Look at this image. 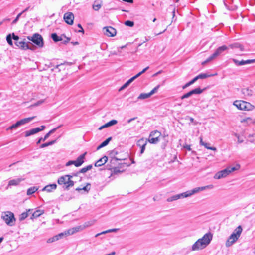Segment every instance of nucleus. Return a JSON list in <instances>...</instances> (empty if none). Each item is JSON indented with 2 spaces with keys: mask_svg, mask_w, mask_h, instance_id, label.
<instances>
[{
  "mask_svg": "<svg viewBox=\"0 0 255 255\" xmlns=\"http://www.w3.org/2000/svg\"><path fill=\"white\" fill-rule=\"evenodd\" d=\"M35 116H33L21 119L20 120L18 121V124L20 126L27 124L31 122L32 120H33L35 118Z\"/></svg>",
  "mask_w": 255,
  "mask_h": 255,
  "instance_id": "obj_25",
  "label": "nucleus"
},
{
  "mask_svg": "<svg viewBox=\"0 0 255 255\" xmlns=\"http://www.w3.org/2000/svg\"><path fill=\"white\" fill-rule=\"evenodd\" d=\"M191 84H190V82H189L188 83H187L186 84H185L183 86V89H185L187 87H188V86H190Z\"/></svg>",
  "mask_w": 255,
  "mask_h": 255,
  "instance_id": "obj_60",
  "label": "nucleus"
},
{
  "mask_svg": "<svg viewBox=\"0 0 255 255\" xmlns=\"http://www.w3.org/2000/svg\"><path fill=\"white\" fill-rule=\"evenodd\" d=\"M73 176H77V174H73L72 175H65L61 176L58 179V184L61 185H65V189L68 190L69 187H72L74 185V181L71 180Z\"/></svg>",
  "mask_w": 255,
  "mask_h": 255,
  "instance_id": "obj_4",
  "label": "nucleus"
},
{
  "mask_svg": "<svg viewBox=\"0 0 255 255\" xmlns=\"http://www.w3.org/2000/svg\"><path fill=\"white\" fill-rule=\"evenodd\" d=\"M38 190V188L36 187H32L28 189L27 191V194L28 195H30L32 194L33 193H35L37 190Z\"/></svg>",
  "mask_w": 255,
  "mask_h": 255,
  "instance_id": "obj_38",
  "label": "nucleus"
},
{
  "mask_svg": "<svg viewBox=\"0 0 255 255\" xmlns=\"http://www.w3.org/2000/svg\"><path fill=\"white\" fill-rule=\"evenodd\" d=\"M87 154V152H85L83 154L80 155L75 160L76 164L75 166L76 167H79L81 166L83 163L84 162V160L85 159V156Z\"/></svg>",
  "mask_w": 255,
  "mask_h": 255,
  "instance_id": "obj_19",
  "label": "nucleus"
},
{
  "mask_svg": "<svg viewBox=\"0 0 255 255\" xmlns=\"http://www.w3.org/2000/svg\"><path fill=\"white\" fill-rule=\"evenodd\" d=\"M12 39L16 41H18V40L19 39V37L17 36L14 34V33H12Z\"/></svg>",
  "mask_w": 255,
  "mask_h": 255,
  "instance_id": "obj_54",
  "label": "nucleus"
},
{
  "mask_svg": "<svg viewBox=\"0 0 255 255\" xmlns=\"http://www.w3.org/2000/svg\"><path fill=\"white\" fill-rule=\"evenodd\" d=\"M24 180V178H18L10 180L8 182V184L7 185V187H6V189H8L10 186H17L20 183L23 181Z\"/></svg>",
  "mask_w": 255,
  "mask_h": 255,
  "instance_id": "obj_18",
  "label": "nucleus"
},
{
  "mask_svg": "<svg viewBox=\"0 0 255 255\" xmlns=\"http://www.w3.org/2000/svg\"><path fill=\"white\" fill-rule=\"evenodd\" d=\"M119 230V229H118V228H113V229H109V233L116 232Z\"/></svg>",
  "mask_w": 255,
  "mask_h": 255,
  "instance_id": "obj_57",
  "label": "nucleus"
},
{
  "mask_svg": "<svg viewBox=\"0 0 255 255\" xmlns=\"http://www.w3.org/2000/svg\"><path fill=\"white\" fill-rule=\"evenodd\" d=\"M122 1L129 3H132L133 2V0H122Z\"/></svg>",
  "mask_w": 255,
  "mask_h": 255,
  "instance_id": "obj_61",
  "label": "nucleus"
},
{
  "mask_svg": "<svg viewBox=\"0 0 255 255\" xmlns=\"http://www.w3.org/2000/svg\"><path fill=\"white\" fill-rule=\"evenodd\" d=\"M186 118L189 119L190 121L191 122V123H193L194 125H197V123L196 122H194V119L192 117L187 116Z\"/></svg>",
  "mask_w": 255,
  "mask_h": 255,
  "instance_id": "obj_52",
  "label": "nucleus"
},
{
  "mask_svg": "<svg viewBox=\"0 0 255 255\" xmlns=\"http://www.w3.org/2000/svg\"><path fill=\"white\" fill-rule=\"evenodd\" d=\"M74 18V14L72 12H67L64 15V19L65 22L69 25H72L73 23Z\"/></svg>",
  "mask_w": 255,
  "mask_h": 255,
  "instance_id": "obj_13",
  "label": "nucleus"
},
{
  "mask_svg": "<svg viewBox=\"0 0 255 255\" xmlns=\"http://www.w3.org/2000/svg\"><path fill=\"white\" fill-rule=\"evenodd\" d=\"M228 172V171H227L226 168L219 171L215 174L214 178L216 179H220L221 178H225L229 175Z\"/></svg>",
  "mask_w": 255,
  "mask_h": 255,
  "instance_id": "obj_15",
  "label": "nucleus"
},
{
  "mask_svg": "<svg viewBox=\"0 0 255 255\" xmlns=\"http://www.w3.org/2000/svg\"><path fill=\"white\" fill-rule=\"evenodd\" d=\"M159 87H160V85H158L155 87H154L149 93H148L150 96H151L153 94L156 93L157 92L158 89L159 88Z\"/></svg>",
  "mask_w": 255,
  "mask_h": 255,
  "instance_id": "obj_42",
  "label": "nucleus"
},
{
  "mask_svg": "<svg viewBox=\"0 0 255 255\" xmlns=\"http://www.w3.org/2000/svg\"><path fill=\"white\" fill-rule=\"evenodd\" d=\"M56 140H52L51 141H49L48 142H46V143L42 144L40 145V148H43L47 147L48 146L52 145L54 144L56 142Z\"/></svg>",
  "mask_w": 255,
  "mask_h": 255,
  "instance_id": "obj_39",
  "label": "nucleus"
},
{
  "mask_svg": "<svg viewBox=\"0 0 255 255\" xmlns=\"http://www.w3.org/2000/svg\"><path fill=\"white\" fill-rule=\"evenodd\" d=\"M95 222H96L95 220H90V221L85 222L84 224H83V226H82V229L83 230V229H84L85 228L89 227L90 226L93 225L94 224V223H95Z\"/></svg>",
  "mask_w": 255,
  "mask_h": 255,
  "instance_id": "obj_33",
  "label": "nucleus"
},
{
  "mask_svg": "<svg viewBox=\"0 0 255 255\" xmlns=\"http://www.w3.org/2000/svg\"><path fill=\"white\" fill-rule=\"evenodd\" d=\"M35 116H33L21 119L20 120L18 121V124L20 126L27 124L31 122L32 120H33L35 118Z\"/></svg>",
  "mask_w": 255,
  "mask_h": 255,
  "instance_id": "obj_24",
  "label": "nucleus"
},
{
  "mask_svg": "<svg viewBox=\"0 0 255 255\" xmlns=\"http://www.w3.org/2000/svg\"><path fill=\"white\" fill-rule=\"evenodd\" d=\"M118 123L117 121L116 120H112L109 122L106 123V125L108 127L114 125Z\"/></svg>",
  "mask_w": 255,
  "mask_h": 255,
  "instance_id": "obj_45",
  "label": "nucleus"
},
{
  "mask_svg": "<svg viewBox=\"0 0 255 255\" xmlns=\"http://www.w3.org/2000/svg\"><path fill=\"white\" fill-rule=\"evenodd\" d=\"M21 15H22V13H19L17 15V16H16V17L15 18V19L12 22V24H14L16 23V22L18 21L19 17L21 16Z\"/></svg>",
  "mask_w": 255,
  "mask_h": 255,
  "instance_id": "obj_50",
  "label": "nucleus"
},
{
  "mask_svg": "<svg viewBox=\"0 0 255 255\" xmlns=\"http://www.w3.org/2000/svg\"><path fill=\"white\" fill-rule=\"evenodd\" d=\"M146 145H143V146H139V147L141 148V150H140L141 154H142L144 152Z\"/></svg>",
  "mask_w": 255,
  "mask_h": 255,
  "instance_id": "obj_55",
  "label": "nucleus"
},
{
  "mask_svg": "<svg viewBox=\"0 0 255 255\" xmlns=\"http://www.w3.org/2000/svg\"><path fill=\"white\" fill-rule=\"evenodd\" d=\"M228 50V47L226 45H222L219 47L215 51V52L210 55L205 61L202 63V65H205L206 63L212 61L216 58L218 56L223 54V53Z\"/></svg>",
  "mask_w": 255,
  "mask_h": 255,
  "instance_id": "obj_5",
  "label": "nucleus"
},
{
  "mask_svg": "<svg viewBox=\"0 0 255 255\" xmlns=\"http://www.w3.org/2000/svg\"><path fill=\"white\" fill-rule=\"evenodd\" d=\"M108 161V157L104 156L102 158L98 160L95 164V166L100 167L105 164Z\"/></svg>",
  "mask_w": 255,
  "mask_h": 255,
  "instance_id": "obj_22",
  "label": "nucleus"
},
{
  "mask_svg": "<svg viewBox=\"0 0 255 255\" xmlns=\"http://www.w3.org/2000/svg\"><path fill=\"white\" fill-rule=\"evenodd\" d=\"M213 187L214 186L212 184L202 187H196L191 190H188L186 192L172 196L167 199V201L172 202L173 201L177 200L180 198H184L190 197L194 194L202 191L206 189H211L213 188Z\"/></svg>",
  "mask_w": 255,
  "mask_h": 255,
  "instance_id": "obj_1",
  "label": "nucleus"
},
{
  "mask_svg": "<svg viewBox=\"0 0 255 255\" xmlns=\"http://www.w3.org/2000/svg\"><path fill=\"white\" fill-rule=\"evenodd\" d=\"M233 105L240 110L251 111L255 108L254 106L251 103L243 100H236Z\"/></svg>",
  "mask_w": 255,
  "mask_h": 255,
  "instance_id": "obj_6",
  "label": "nucleus"
},
{
  "mask_svg": "<svg viewBox=\"0 0 255 255\" xmlns=\"http://www.w3.org/2000/svg\"><path fill=\"white\" fill-rule=\"evenodd\" d=\"M204 89H201L200 88L198 87L193 89L188 93L182 95L180 98L183 100L186 98H188L193 94H200L203 92Z\"/></svg>",
  "mask_w": 255,
  "mask_h": 255,
  "instance_id": "obj_12",
  "label": "nucleus"
},
{
  "mask_svg": "<svg viewBox=\"0 0 255 255\" xmlns=\"http://www.w3.org/2000/svg\"><path fill=\"white\" fill-rule=\"evenodd\" d=\"M109 233V229L107 230H106V231H103L101 233H98L96 235H95V237H98L99 236L101 235H102V234H106V233Z\"/></svg>",
  "mask_w": 255,
  "mask_h": 255,
  "instance_id": "obj_51",
  "label": "nucleus"
},
{
  "mask_svg": "<svg viewBox=\"0 0 255 255\" xmlns=\"http://www.w3.org/2000/svg\"><path fill=\"white\" fill-rule=\"evenodd\" d=\"M148 68L149 67H147L143 69L142 71H141V72L137 74L136 75L129 79L128 81H127L124 84V85L126 87H127L132 82H133L135 79L139 77L142 74L144 73Z\"/></svg>",
  "mask_w": 255,
  "mask_h": 255,
  "instance_id": "obj_14",
  "label": "nucleus"
},
{
  "mask_svg": "<svg viewBox=\"0 0 255 255\" xmlns=\"http://www.w3.org/2000/svg\"><path fill=\"white\" fill-rule=\"evenodd\" d=\"M12 37H11V35L10 34H8L7 37H6V40H7V43L10 45V46H12L13 45V43H12Z\"/></svg>",
  "mask_w": 255,
  "mask_h": 255,
  "instance_id": "obj_43",
  "label": "nucleus"
},
{
  "mask_svg": "<svg viewBox=\"0 0 255 255\" xmlns=\"http://www.w3.org/2000/svg\"><path fill=\"white\" fill-rule=\"evenodd\" d=\"M210 145V143H205V144L203 145L206 148L208 149H210V150H213V151H216L217 150V149L216 147H211L209 146Z\"/></svg>",
  "mask_w": 255,
  "mask_h": 255,
  "instance_id": "obj_44",
  "label": "nucleus"
},
{
  "mask_svg": "<svg viewBox=\"0 0 255 255\" xmlns=\"http://www.w3.org/2000/svg\"><path fill=\"white\" fill-rule=\"evenodd\" d=\"M107 127H108V126L106 125V124H105V125H103L102 126H101L100 127H99V129L101 130L103 128H107Z\"/></svg>",
  "mask_w": 255,
  "mask_h": 255,
  "instance_id": "obj_63",
  "label": "nucleus"
},
{
  "mask_svg": "<svg viewBox=\"0 0 255 255\" xmlns=\"http://www.w3.org/2000/svg\"><path fill=\"white\" fill-rule=\"evenodd\" d=\"M67 235V232L61 233L60 234H58V235H56V236H57V238H58V240L63 238V237L65 235Z\"/></svg>",
  "mask_w": 255,
  "mask_h": 255,
  "instance_id": "obj_49",
  "label": "nucleus"
},
{
  "mask_svg": "<svg viewBox=\"0 0 255 255\" xmlns=\"http://www.w3.org/2000/svg\"><path fill=\"white\" fill-rule=\"evenodd\" d=\"M161 136V133L158 130L152 131L150 133L148 141L151 144H157L160 141Z\"/></svg>",
  "mask_w": 255,
  "mask_h": 255,
  "instance_id": "obj_9",
  "label": "nucleus"
},
{
  "mask_svg": "<svg viewBox=\"0 0 255 255\" xmlns=\"http://www.w3.org/2000/svg\"><path fill=\"white\" fill-rule=\"evenodd\" d=\"M101 7V4H96L94 3L93 5V8L95 11H98L99 9Z\"/></svg>",
  "mask_w": 255,
  "mask_h": 255,
  "instance_id": "obj_47",
  "label": "nucleus"
},
{
  "mask_svg": "<svg viewBox=\"0 0 255 255\" xmlns=\"http://www.w3.org/2000/svg\"><path fill=\"white\" fill-rule=\"evenodd\" d=\"M241 92L245 97H251L253 94V91L248 88L242 89Z\"/></svg>",
  "mask_w": 255,
  "mask_h": 255,
  "instance_id": "obj_27",
  "label": "nucleus"
},
{
  "mask_svg": "<svg viewBox=\"0 0 255 255\" xmlns=\"http://www.w3.org/2000/svg\"><path fill=\"white\" fill-rule=\"evenodd\" d=\"M91 188V184L90 183H87L86 185L82 188L78 187L76 188V191H80L81 190H84L86 193H88Z\"/></svg>",
  "mask_w": 255,
  "mask_h": 255,
  "instance_id": "obj_31",
  "label": "nucleus"
},
{
  "mask_svg": "<svg viewBox=\"0 0 255 255\" xmlns=\"http://www.w3.org/2000/svg\"><path fill=\"white\" fill-rule=\"evenodd\" d=\"M228 47V48L230 47L231 49L239 48L241 51H243L244 50V46L238 42L231 44Z\"/></svg>",
  "mask_w": 255,
  "mask_h": 255,
  "instance_id": "obj_26",
  "label": "nucleus"
},
{
  "mask_svg": "<svg viewBox=\"0 0 255 255\" xmlns=\"http://www.w3.org/2000/svg\"><path fill=\"white\" fill-rule=\"evenodd\" d=\"M236 136L238 138V142L239 143H242L243 142V139H241L240 138V137L239 135H238L237 134H236Z\"/></svg>",
  "mask_w": 255,
  "mask_h": 255,
  "instance_id": "obj_59",
  "label": "nucleus"
},
{
  "mask_svg": "<svg viewBox=\"0 0 255 255\" xmlns=\"http://www.w3.org/2000/svg\"><path fill=\"white\" fill-rule=\"evenodd\" d=\"M15 44L16 46L22 50L30 49L34 51L36 49L35 46L30 42H25L24 41H16Z\"/></svg>",
  "mask_w": 255,
  "mask_h": 255,
  "instance_id": "obj_10",
  "label": "nucleus"
},
{
  "mask_svg": "<svg viewBox=\"0 0 255 255\" xmlns=\"http://www.w3.org/2000/svg\"><path fill=\"white\" fill-rule=\"evenodd\" d=\"M11 126L12 129H15V128H17V127H19L20 126L17 121L15 124L11 125Z\"/></svg>",
  "mask_w": 255,
  "mask_h": 255,
  "instance_id": "obj_53",
  "label": "nucleus"
},
{
  "mask_svg": "<svg viewBox=\"0 0 255 255\" xmlns=\"http://www.w3.org/2000/svg\"><path fill=\"white\" fill-rule=\"evenodd\" d=\"M32 211V210L29 209L27 212L22 213L20 215V217H19L20 220L22 221V220H23L25 219H26L28 217V212H31Z\"/></svg>",
  "mask_w": 255,
  "mask_h": 255,
  "instance_id": "obj_37",
  "label": "nucleus"
},
{
  "mask_svg": "<svg viewBox=\"0 0 255 255\" xmlns=\"http://www.w3.org/2000/svg\"><path fill=\"white\" fill-rule=\"evenodd\" d=\"M57 188V185L56 184H49L45 186L42 189V191H46L47 192H51L52 191L55 190Z\"/></svg>",
  "mask_w": 255,
  "mask_h": 255,
  "instance_id": "obj_21",
  "label": "nucleus"
},
{
  "mask_svg": "<svg viewBox=\"0 0 255 255\" xmlns=\"http://www.w3.org/2000/svg\"><path fill=\"white\" fill-rule=\"evenodd\" d=\"M1 218L5 223L9 226H12L15 224L16 219L14 215L10 211L2 212Z\"/></svg>",
  "mask_w": 255,
  "mask_h": 255,
  "instance_id": "obj_7",
  "label": "nucleus"
},
{
  "mask_svg": "<svg viewBox=\"0 0 255 255\" xmlns=\"http://www.w3.org/2000/svg\"><path fill=\"white\" fill-rule=\"evenodd\" d=\"M82 229V226H79L77 227H75L74 228H73L71 229L68 230L66 232L67 233V235H72L74 233L78 232L80 230H81Z\"/></svg>",
  "mask_w": 255,
  "mask_h": 255,
  "instance_id": "obj_28",
  "label": "nucleus"
},
{
  "mask_svg": "<svg viewBox=\"0 0 255 255\" xmlns=\"http://www.w3.org/2000/svg\"><path fill=\"white\" fill-rule=\"evenodd\" d=\"M150 96L149 93H141L137 99L138 100H143L149 98Z\"/></svg>",
  "mask_w": 255,
  "mask_h": 255,
  "instance_id": "obj_40",
  "label": "nucleus"
},
{
  "mask_svg": "<svg viewBox=\"0 0 255 255\" xmlns=\"http://www.w3.org/2000/svg\"><path fill=\"white\" fill-rule=\"evenodd\" d=\"M51 37L53 40L55 42L63 41L64 44H66L70 41V38L66 37L64 35H61L59 36H58L56 33H52Z\"/></svg>",
  "mask_w": 255,
  "mask_h": 255,
  "instance_id": "obj_11",
  "label": "nucleus"
},
{
  "mask_svg": "<svg viewBox=\"0 0 255 255\" xmlns=\"http://www.w3.org/2000/svg\"><path fill=\"white\" fill-rule=\"evenodd\" d=\"M112 137H110L104 141L101 144H100L97 148V150H98L106 146L108 144L109 142L111 140Z\"/></svg>",
  "mask_w": 255,
  "mask_h": 255,
  "instance_id": "obj_30",
  "label": "nucleus"
},
{
  "mask_svg": "<svg viewBox=\"0 0 255 255\" xmlns=\"http://www.w3.org/2000/svg\"><path fill=\"white\" fill-rule=\"evenodd\" d=\"M92 165H89L87 166L86 167H84L80 169V170L79 171V172L77 173V175L79 173H86L88 170H91L92 169Z\"/></svg>",
  "mask_w": 255,
  "mask_h": 255,
  "instance_id": "obj_35",
  "label": "nucleus"
},
{
  "mask_svg": "<svg viewBox=\"0 0 255 255\" xmlns=\"http://www.w3.org/2000/svg\"><path fill=\"white\" fill-rule=\"evenodd\" d=\"M243 231L241 226H238L229 236L226 242V246L229 247L235 243L239 238Z\"/></svg>",
  "mask_w": 255,
  "mask_h": 255,
  "instance_id": "obj_3",
  "label": "nucleus"
},
{
  "mask_svg": "<svg viewBox=\"0 0 255 255\" xmlns=\"http://www.w3.org/2000/svg\"><path fill=\"white\" fill-rule=\"evenodd\" d=\"M62 127V125H60L58 127H56V128H54L52 129H51L50 131H49L47 133H46L44 137L43 138L41 137L40 138L37 142V144H39L42 141H44L46 140L50 135L51 134L54 133L57 129L59 128L60 127Z\"/></svg>",
  "mask_w": 255,
  "mask_h": 255,
  "instance_id": "obj_17",
  "label": "nucleus"
},
{
  "mask_svg": "<svg viewBox=\"0 0 255 255\" xmlns=\"http://www.w3.org/2000/svg\"><path fill=\"white\" fill-rule=\"evenodd\" d=\"M125 24L128 26L132 27L134 25V22L132 21L127 20L125 21Z\"/></svg>",
  "mask_w": 255,
  "mask_h": 255,
  "instance_id": "obj_48",
  "label": "nucleus"
},
{
  "mask_svg": "<svg viewBox=\"0 0 255 255\" xmlns=\"http://www.w3.org/2000/svg\"><path fill=\"white\" fill-rule=\"evenodd\" d=\"M40 132L39 128H32L25 132V136L28 137Z\"/></svg>",
  "mask_w": 255,
  "mask_h": 255,
  "instance_id": "obj_20",
  "label": "nucleus"
},
{
  "mask_svg": "<svg viewBox=\"0 0 255 255\" xmlns=\"http://www.w3.org/2000/svg\"><path fill=\"white\" fill-rule=\"evenodd\" d=\"M213 238V234L209 232L206 233L201 238L198 239L191 247L192 251L202 250L206 248L211 243Z\"/></svg>",
  "mask_w": 255,
  "mask_h": 255,
  "instance_id": "obj_2",
  "label": "nucleus"
},
{
  "mask_svg": "<svg viewBox=\"0 0 255 255\" xmlns=\"http://www.w3.org/2000/svg\"><path fill=\"white\" fill-rule=\"evenodd\" d=\"M233 61L236 65L240 66V65L239 64L240 61H239L236 59H233Z\"/></svg>",
  "mask_w": 255,
  "mask_h": 255,
  "instance_id": "obj_56",
  "label": "nucleus"
},
{
  "mask_svg": "<svg viewBox=\"0 0 255 255\" xmlns=\"http://www.w3.org/2000/svg\"><path fill=\"white\" fill-rule=\"evenodd\" d=\"M43 213H44L43 210H37L34 211L32 213L31 219L37 218V217H39L41 215L43 214Z\"/></svg>",
  "mask_w": 255,
  "mask_h": 255,
  "instance_id": "obj_32",
  "label": "nucleus"
},
{
  "mask_svg": "<svg viewBox=\"0 0 255 255\" xmlns=\"http://www.w3.org/2000/svg\"><path fill=\"white\" fill-rule=\"evenodd\" d=\"M184 148L186 149L188 151H191V148L190 147V145L186 144L184 146Z\"/></svg>",
  "mask_w": 255,
  "mask_h": 255,
  "instance_id": "obj_58",
  "label": "nucleus"
},
{
  "mask_svg": "<svg viewBox=\"0 0 255 255\" xmlns=\"http://www.w3.org/2000/svg\"><path fill=\"white\" fill-rule=\"evenodd\" d=\"M147 140L143 138H141L137 142V145L138 146H143V145H147Z\"/></svg>",
  "mask_w": 255,
  "mask_h": 255,
  "instance_id": "obj_36",
  "label": "nucleus"
},
{
  "mask_svg": "<svg viewBox=\"0 0 255 255\" xmlns=\"http://www.w3.org/2000/svg\"><path fill=\"white\" fill-rule=\"evenodd\" d=\"M56 241H58V238H57L56 235H55V236H53V237L50 238L49 239H48L47 242L48 243H52V242Z\"/></svg>",
  "mask_w": 255,
  "mask_h": 255,
  "instance_id": "obj_46",
  "label": "nucleus"
},
{
  "mask_svg": "<svg viewBox=\"0 0 255 255\" xmlns=\"http://www.w3.org/2000/svg\"><path fill=\"white\" fill-rule=\"evenodd\" d=\"M27 39L32 41L38 47H42L44 45L42 36L38 33H35L32 36H28Z\"/></svg>",
  "mask_w": 255,
  "mask_h": 255,
  "instance_id": "obj_8",
  "label": "nucleus"
},
{
  "mask_svg": "<svg viewBox=\"0 0 255 255\" xmlns=\"http://www.w3.org/2000/svg\"><path fill=\"white\" fill-rule=\"evenodd\" d=\"M211 75H208L206 73H201L200 74H199L198 75H197V77H198V79H205L207 77H210Z\"/></svg>",
  "mask_w": 255,
  "mask_h": 255,
  "instance_id": "obj_41",
  "label": "nucleus"
},
{
  "mask_svg": "<svg viewBox=\"0 0 255 255\" xmlns=\"http://www.w3.org/2000/svg\"><path fill=\"white\" fill-rule=\"evenodd\" d=\"M255 62V59H252V60H242L240 61L239 64L240 66L244 65L246 64L253 63Z\"/></svg>",
  "mask_w": 255,
  "mask_h": 255,
  "instance_id": "obj_34",
  "label": "nucleus"
},
{
  "mask_svg": "<svg viewBox=\"0 0 255 255\" xmlns=\"http://www.w3.org/2000/svg\"><path fill=\"white\" fill-rule=\"evenodd\" d=\"M240 165L238 164H236V165L235 167H228L226 168L227 171H228V173L229 175L231 173L238 170L240 169Z\"/></svg>",
  "mask_w": 255,
  "mask_h": 255,
  "instance_id": "obj_29",
  "label": "nucleus"
},
{
  "mask_svg": "<svg viewBox=\"0 0 255 255\" xmlns=\"http://www.w3.org/2000/svg\"><path fill=\"white\" fill-rule=\"evenodd\" d=\"M105 29V34L109 37H114L116 34V30L112 27L109 26L104 28Z\"/></svg>",
  "mask_w": 255,
  "mask_h": 255,
  "instance_id": "obj_16",
  "label": "nucleus"
},
{
  "mask_svg": "<svg viewBox=\"0 0 255 255\" xmlns=\"http://www.w3.org/2000/svg\"><path fill=\"white\" fill-rule=\"evenodd\" d=\"M205 143H206L205 142H204L203 141V139H202V137H200V145H204L205 144Z\"/></svg>",
  "mask_w": 255,
  "mask_h": 255,
  "instance_id": "obj_62",
  "label": "nucleus"
},
{
  "mask_svg": "<svg viewBox=\"0 0 255 255\" xmlns=\"http://www.w3.org/2000/svg\"><path fill=\"white\" fill-rule=\"evenodd\" d=\"M39 128L40 131H41L45 129V126L42 125L40 127H39Z\"/></svg>",
  "mask_w": 255,
  "mask_h": 255,
  "instance_id": "obj_64",
  "label": "nucleus"
},
{
  "mask_svg": "<svg viewBox=\"0 0 255 255\" xmlns=\"http://www.w3.org/2000/svg\"><path fill=\"white\" fill-rule=\"evenodd\" d=\"M118 152L116 149L112 150L111 151H109V156L110 157L112 158V159L111 160V162H112L113 161H116V160H121L120 158H118L116 157V156L118 154Z\"/></svg>",
  "mask_w": 255,
  "mask_h": 255,
  "instance_id": "obj_23",
  "label": "nucleus"
}]
</instances>
